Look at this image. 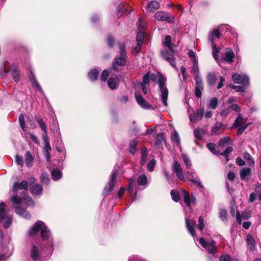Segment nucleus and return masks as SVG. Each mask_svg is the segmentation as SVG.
Returning a JSON list of instances; mask_svg holds the SVG:
<instances>
[{
  "label": "nucleus",
  "instance_id": "1",
  "mask_svg": "<svg viewBox=\"0 0 261 261\" xmlns=\"http://www.w3.org/2000/svg\"><path fill=\"white\" fill-rule=\"evenodd\" d=\"M11 201L15 207V212L18 215L25 219L31 218L30 214L25 210L17 206L20 205L21 203H24L28 206L33 205L34 202L30 197L28 196L25 193H23V199L17 195H14L11 198Z\"/></svg>",
  "mask_w": 261,
  "mask_h": 261
},
{
  "label": "nucleus",
  "instance_id": "2",
  "mask_svg": "<svg viewBox=\"0 0 261 261\" xmlns=\"http://www.w3.org/2000/svg\"><path fill=\"white\" fill-rule=\"evenodd\" d=\"M150 79L159 84L161 100L164 106L167 107L168 106L167 99L169 92L165 84V79L161 74L159 73L151 74Z\"/></svg>",
  "mask_w": 261,
  "mask_h": 261
},
{
  "label": "nucleus",
  "instance_id": "3",
  "mask_svg": "<svg viewBox=\"0 0 261 261\" xmlns=\"http://www.w3.org/2000/svg\"><path fill=\"white\" fill-rule=\"evenodd\" d=\"M41 231V238L43 241L48 240L50 237V232L44 223L41 221H38L34 224L29 231L30 236H35L38 232Z\"/></svg>",
  "mask_w": 261,
  "mask_h": 261
},
{
  "label": "nucleus",
  "instance_id": "4",
  "mask_svg": "<svg viewBox=\"0 0 261 261\" xmlns=\"http://www.w3.org/2000/svg\"><path fill=\"white\" fill-rule=\"evenodd\" d=\"M199 242L210 254L213 255L215 258L217 257L218 247L214 240L206 241L203 238H200Z\"/></svg>",
  "mask_w": 261,
  "mask_h": 261
},
{
  "label": "nucleus",
  "instance_id": "5",
  "mask_svg": "<svg viewBox=\"0 0 261 261\" xmlns=\"http://www.w3.org/2000/svg\"><path fill=\"white\" fill-rule=\"evenodd\" d=\"M228 26L225 24L219 25L217 28L213 29L209 32L208 35V41L215 43V40L218 39L221 36V32L224 29H228Z\"/></svg>",
  "mask_w": 261,
  "mask_h": 261
},
{
  "label": "nucleus",
  "instance_id": "6",
  "mask_svg": "<svg viewBox=\"0 0 261 261\" xmlns=\"http://www.w3.org/2000/svg\"><path fill=\"white\" fill-rule=\"evenodd\" d=\"M118 175V172L116 171H113L110 176L109 181L108 184L105 186L103 190V194L108 195L110 192H112L114 188L116 182V179Z\"/></svg>",
  "mask_w": 261,
  "mask_h": 261
},
{
  "label": "nucleus",
  "instance_id": "7",
  "mask_svg": "<svg viewBox=\"0 0 261 261\" xmlns=\"http://www.w3.org/2000/svg\"><path fill=\"white\" fill-rule=\"evenodd\" d=\"M232 79L234 83L242 84L247 87L249 85V77L246 74L234 73L232 75Z\"/></svg>",
  "mask_w": 261,
  "mask_h": 261
},
{
  "label": "nucleus",
  "instance_id": "8",
  "mask_svg": "<svg viewBox=\"0 0 261 261\" xmlns=\"http://www.w3.org/2000/svg\"><path fill=\"white\" fill-rule=\"evenodd\" d=\"M175 53H172L170 51H168L167 50H162L161 51V56L166 61H167L172 67L175 68L176 70H177L176 67L175 62L174 61V57L173 54Z\"/></svg>",
  "mask_w": 261,
  "mask_h": 261
},
{
  "label": "nucleus",
  "instance_id": "9",
  "mask_svg": "<svg viewBox=\"0 0 261 261\" xmlns=\"http://www.w3.org/2000/svg\"><path fill=\"white\" fill-rule=\"evenodd\" d=\"M154 17L158 21H167L170 23L173 22L174 20V17L172 15H168L163 11L156 12Z\"/></svg>",
  "mask_w": 261,
  "mask_h": 261
},
{
  "label": "nucleus",
  "instance_id": "10",
  "mask_svg": "<svg viewBox=\"0 0 261 261\" xmlns=\"http://www.w3.org/2000/svg\"><path fill=\"white\" fill-rule=\"evenodd\" d=\"M35 181V178L34 177H31L29 179V183L30 185V191L31 193L33 195H40L42 191V186L38 184H36L34 185H32V184H34Z\"/></svg>",
  "mask_w": 261,
  "mask_h": 261
},
{
  "label": "nucleus",
  "instance_id": "11",
  "mask_svg": "<svg viewBox=\"0 0 261 261\" xmlns=\"http://www.w3.org/2000/svg\"><path fill=\"white\" fill-rule=\"evenodd\" d=\"M172 170L175 173L177 177L180 180L185 181V177L183 174L180 164L177 161L174 162Z\"/></svg>",
  "mask_w": 261,
  "mask_h": 261
},
{
  "label": "nucleus",
  "instance_id": "12",
  "mask_svg": "<svg viewBox=\"0 0 261 261\" xmlns=\"http://www.w3.org/2000/svg\"><path fill=\"white\" fill-rule=\"evenodd\" d=\"M30 256L33 261H43L42 256L38 248L33 245L30 250Z\"/></svg>",
  "mask_w": 261,
  "mask_h": 261
},
{
  "label": "nucleus",
  "instance_id": "13",
  "mask_svg": "<svg viewBox=\"0 0 261 261\" xmlns=\"http://www.w3.org/2000/svg\"><path fill=\"white\" fill-rule=\"evenodd\" d=\"M126 57L120 56L115 59L113 62V68L116 71L119 70V67L123 66L126 62Z\"/></svg>",
  "mask_w": 261,
  "mask_h": 261
},
{
  "label": "nucleus",
  "instance_id": "14",
  "mask_svg": "<svg viewBox=\"0 0 261 261\" xmlns=\"http://www.w3.org/2000/svg\"><path fill=\"white\" fill-rule=\"evenodd\" d=\"M226 126L220 122H217L212 129V135L221 134L225 129Z\"/></svg>",
  "mask_w": 261,
  "mask_h": 261
},
{
  "label": "nucleus",
  "instance_id": "15",
  "mask_svg": "<svg viewBox=\"0 0 261 261\" xmlns=\"http://www.w3.org/2000/svg\"><path fill=\"white\" fill-rule=\"evenodd\" d=\"M234 58V54L233 51L231 49H227L225 53L224 56L222 58L221 61L230 64L233 62Z\"/></svg>",
  "mask_w": 261,
  "mask_h": 261
},
{
  "label": "nucleus",
  "instance_id": "16",
  "mask_svg": "<svg viewBox=\"0 0 261 261\" xmlns=\"http://www.w3.org/2000/svg\"><path fill=\"white\" fill-rule=\"evenodd\" d=\"M203 115V109H199L195 113L190 115V120L191 122L200 120L202 119Z\"/></svg>",
  "mask_w": 261,
  "mask_h": 261
},
{
  "label": "nucleus",
  "instance_id": "17",
  "mask_svg": "<svg viewBox=\"0 0 261 261\" xmlns=\"http://www.w3.org/2000/svg\"><path fill=\"white\" fill-rule=\"evenodd\" d=\"M248 123L247 118L242 116L240 113L238 114L237 118L235 120L234 123L233 125V127H237L240 126L244 125Z\"/></svg>",
  "mask_w": 261,
  "mask_h": 261
},
{
  "label": "nucleus",
  "instance_id": "18",
  "mask_svg": "<svg viewBox=\"0 0 261 261\" xmlns=\"http://www.w3.org/2000/svg\"><path fill=\"white\" fill-rule=\"evenodd\" d=\"M186 226L191 234L194 237L195 236V222L193 220H190L189 218H186Z\"/></svg>",
  "mask_w": 261,
  "mask_h": 261
},
{
  "label": "nucleus",
  "instance_id": "19",
  "mask_svg": "<svg viewBox=\"0 0 261 261\" xmlns=\"http://www.w3.org/2000/svg\"><path fill=\"white\" fill-rule=\"evenodd\" d=\"M28 187V182L26 180H22L20 184L15 182L13 187V191L15 193L19 190H27Z\"/></svg>",
  "mask_w": 261,
  "mask_h": 261
},
{
  "label": "nucleus",
  "instance_id": "20",
  "mask_svg": "<svg viewBox=\"0 0 261 261\" xmlns=\"http://www.w3.org/2000/svg\"><path fill=\"white\" fill-rule=\"evenodd\" d=\"M109 87L112 90H115L118 87L119 80L117 77H110L108 81Z\"/></svg>",
  "mask_w": 261,
  "mask_h": 261
},
{
  "label": "nucleus",
  "instance_id": "21",
  "mask_svg": "<svg viewBox=\"0 0 261 261\" xmlns=\"http://www.w3.org/2000/svg\"><path fill=\"white\" fill-rule=\"evenodd\" d=\"M160 7V4L155 1H151L147 5L148 11L151 12H154Z\"/></svg>",
  "mask_w": 261,
  "mask_h": 261
},
{
  "label": "nucleus",
  "instance_id": "22",
  "mask_svg": "<svg viewBox=\"0 0 261 261\" xmlns=\"http://www.w3.org/2000/svg\"><path fill=\"white\" fill-rule=\"evenodd\" d=\"M136 99L138 104L143 108H149L150 106L139 94L136 93Z\"/></svg>",
  "mask_w": 261,
  "mask_h": 261
},
{
  "label": "nucleus",
  "instance_id": "23",
  "mask_svg": "<svg viewBox=\"0 0 261 261\" xmlns=\"http://www.w3.org/2000/svg\"><path fill=\"white\" fill-rule=\"evenodd\" d=\"M250 217V215L248 213L243 212L240 214L239 212H237L236 213V219L239 224H241L242 220L248 219Z\"/></svg>",
  "mask_w": 261,
  "mask_h": 261
},
{
  "label": "nucleus",
  "instance_id": "24",
  "mask_svg": "<svg viewBox=\"0 0 261 261\" xmlns=\"http://www.w3.org/2000/svg\"><path fill=\"white\" fill-rule=\"evenodd\" d=\"M186 176L192 182L198 184L200 187L202 188V185L199 181L198 179L195 176L193 173L187 171L185 173Z\"/></svg>",
  "mask_w": 261,
  "mask_h": 261
},
{
  "label": "nucleus",
  "instance_id": "25",
  "mask_svg": "<svg viewBox=\"0 0 261 261\" xmlns=\"http://www.w3.org/2000/svg\"><path fill=\"white\" fill-rule=\"evenodd\" d=\"M164 44L165 46L167 47L169 49V50L171 52L176 53L175 50L173 48V47L175 46L171 43V37L170 36L168 35L166 36Z\"/></svg>",
  "mask_w": 261,
  "mask_h": 261
},
{
  "label": "nucleus",
  "instance_id": "26",
  "mask_svg": "<svg viewBox=\"0 0 261 261\" xmlns=\"http://www.w3.org/2000/svg\"><path fill=\"white\" fill-rule=\"evenodd\" d=\"M251 170L250 168H243L240 170V174L242 180H244L251 174Z\"/></svg>",
  "mask_w": 261,
  "mask_h": 261
},
{
  "label": "nucleus",
  "instance_id": "27",
  "mask_svg": "<svg viewBox=\"0 0 261 261\" xmlns=\"http://www.w3.org/2000/svg\"><path fill=\"white\" fill-rule=\"evenodd\" d=\"M246 241L248 247L250 250H254L255 247V243L253 238L250 234H247L246 236Z\"/></svg>",
  "mask_w": 261,
  "mask_h": 261
},
{
  "label": "nucleus",
  "instance_id": "28",
  "mask_svg": "<svg viewBox=\"0 0 261 261\" xmlns=\"http://www.w3.org/2000/svg\"><path fill=\"white\" fill-rule=\"evenodd\" d=\"M164 138L163 134L161 133L158 134L155 139V144L159 148H163V142L164 141Z\"/></svg>",
  "mask_w": 261,
  "mask_h": 261
},
{
  "label": "nucleus",
  "instance_id": "29",
  "mask_svg": "<svg viewBox=\"0 0 261 261\" xmlns=\"http://www.w3.org/2000/svg\"><path fill=\"white\" fill-rule=\"evenodd\" d=\"M6 206L5 202L0 203V222L4 220L5 217L8 214L6 211Z\"/></svg>",
  "mask_w": 261,
  "mask_h": 261
},
{
  "label": "nucleus",
  "instance_id": "30",
  "mask_svg": "<svg viewBox=\"0 0 261 261\" xmlns=\"http://www.w3.org/2000/svg\"><path fill=\"white\" fill-rule=\"evenodd\" d=\"M211 43V45L212 46V49H213V52H212L213 56L214 58L215 59V60L218 62L219 60L218 53L220 51V48L219 47H217L216 46L215 43Z\"/></svg>",
  "mask_w": 261,
  "mask_h": 261
},
{
  "label": "nucleus",
  "instance_id": "31",
  "mask_svg": "<svg viewBox=\"0 0 261 261\" xmlns=\"http://www.w3.org/2000/svg\"><path fill=\"white\" fill-rule=\"evenodd\" d=\"M30 80L33 87L37 88L41 92H42V90L41 88V86L37 82V80H36L34 76V75L32 73H31V75L30 77Z\"/></svg>",
  "mask_w": 261,
  "mask_h": 261
},
{
  "label": "nucleus",
  "instance_id": "32",
  "mask_svg": "<svg viewBox=\"0 0 261 261\" xmlns=\"http://www.w3.org/2000/svg\"><path fill=\"white\" fill-rule=\"evenodd\" d=\"M244 159L246 161L247 164L252 166L254 165V161L253 158L251 156V155L248 152H245L243 155Z\"/></svg>",
  "mask_w": 261,
  "mask_h": 261
},
{
  "label": "nucleus",
  "instance_id": "33",
  "mask_svg": "<svg viewBox=\"0 0 261 261\" xmlns=\"http://www.w3.org/2000/svg\"><path fill=\"white\" fill-rule=\"evenodd\" d=\"M182 193L183 194L184 200L185 204L190 207L191 205L190 196L188 192L185 190H181Z\"/></svg>",
  "mask_w": 261,
  "mask_h": 261
},
{
  "label": "nucleus",
  "instance_id": "34",
  "mask_svg": "<svg viewBox=\"0 0 261 261\" xmlns=\"http://www.w3.org/2000/svg\"><path fill=\"white\" fill-rule=\"evenodd\" d=\"M138 144V140L134 139L129 142V152L132 154H134L136 152V146Z\"/></svg>",
  "mask_w": 261,
  "mask_h": 261
},
{
  "label": "nucleus",
  "instance_id": "35",
  "mask_svg": "<svg viewBox=\"0 0 261 261\" xmlns=\"http://www.w3.org/2000/svg\"><path fill=\"white\" fill-rule=\"evenodd\" d=\"M33 158L29 151H27L25 154V163L28 167H30L32 165Z\"/></svg>",
  "mask_w": 261,
  "mask_h": 261
},
{
  "label": "nucleus",
  "instance_id": "36",
  "mask_svg": "<svg viewBox=\"0 0 261 261\" xmlns=\"http://www.w3.org/2000/svg\"><path fill=\"white\" fill-rule=\"evenodd\" d=\"M195 81L196 83V87H199L200 88H203V84L201 76L198 73V72L195 74Z\"/></svg>",
  "mask_w": 261,
  "mask_h": 261
},
{
  "label": "nucleus",
  "instance_id": "37",
  "mask_svg": "<svg viewBox=\"0 0 261 261\" xmlns=\"http://www.w3.org/2000/svg\"><path fill=\"white\" fill-rule=\"evenodd\" d=\"M231 140L229 137H225L222 138L219 142V145L220 147H224L228 144H231Z\"/></svg>",
  "mask_w": 261,
  "mask_h": 261
},
{
  "label": "nucleus",
  "instance_id": "38",
  "mask_svg": "<svg viewBox=\"0 0 261 261\" xmlns=\"http://www.w3.org/2000/svg\"><path fill=\"white\" fill-rule=\"evenodd\" d=\"M138 184L140 186H145L147 184V176L144 174H142L139 176L137 179Z\"/></svg>",
  "mask_w": 261,
  "mask_h": 261
},
{
  "label": "nucleus",
  "instance_id": "39",
  "mask_svg": "<svg viewBox=\"0 0 261 261\" xmlns=\"http://www.w3.org/2000/svg\"><path fill=\"white\" fill-rule=\"evenodd\" d=\"M88 77L92 81H96L98 77V70L96 69L91 70L88 74Z\"/></svg>",
  "mask_w": 261,
  "mask_h": 261
},
{
  "label": "nucleus",
  "instance_id": "40",
  "mask_svg": "<svg viewBox=\"0 0 261 261\" xmlns=\"http://www.w3.org/2000/svg\"><path fill=\"white\" fill-rule=\"evenodd\" d=\"M52 178L54 180H59L62 176V173L58 169H54L51 172Z\"/></svg>",
  "mask_w": 261,
  "mask_h": 261
},
{
  "label": "nucleus",
  "instance_id": "41",
  "mask_svg": "<svg viewBox=\"0 0 261 261\" xmlns=\"http://www.w3.org/2000/svg\"><path fill=\"white\" fill-rule=\"evenodd\" d=\"M4 221V226L5 228H8L10 225L12 223V217L10 215H8V214L6 215V217H5L4 220H2V221Z\"/></svg>",
  "mask_w": 261,
  "mask_h": 261
},
{
  "label": "nucleus",
  "instance_id": "42",
  "mask_svg": "<svg viewBox=\"0 0 261 261\" xmlns=\"http://www.w3.org/2000/svg\"><path fill=\"white\" fill-rule=\"evenodd\" d=\"M205 134V131L202 129H195L194 131V135L196 138L201 140L202 136Z\"/></svg>",
  "mask_w": 261,
  "mask_h": 261
},
{
  "label": "nucleus",
  "instance_id": "43",
  "mask_svg": "<svg viewBox=\"0 0 261 261\" xmlns=\"http://www.w3.org/2000/svg\"><path fill=\"white\" fill-rule=\"evenodd\" d=\"M233 150V148L231 146H228L226 148L225 151L221 153H219V155H223L226 160V162L229 161V154Z\"/></svg>",
  "mask_w": 261,
  "mask_h": 261
},
{
  "label": "nucleus",
  "instance_id": "44",
  "mask_svg": "<svg viewBox=\"0 0 261 261\" xmlns=\"http://www.w3.org/2000/svg\"><path fill=\"white\" fill-rule=\"evenodd\" d=\"M11 76H12L13 80L15 82H18L20 80V72L19 71L15 69H13V68L11 70Z\"/></svg>",
  "mask_w": 261,
  "mask_h": 261
},
{
  "label": "nucleus",
  "instance_id": "45",
  "mask_svg": "<svg viewBox=\"0 0 261 261\" xmlns=\"http://www.w3.org/2000/svg\"><path fill=\"white\" fill-rule=\"evenodd\" d=\"M229 87L235 90L236 92H244L247 87L244 86L243 85L236 86L233 84H230Z\"/></svg>",
  "mask_w": 261,
  "mask_h": 261
},
{
  "label": "nucleus",
  "instance_id": "46",
  "mask_svg": "<svg viewBox=\"0 0 261 261\" xmlns=\"http://www.w3.org/2000/svg\"><path fill=\"white\" fill-rule=\"evenodd\" d=\"M147 157V149L146 148H143L141 150V164L142 165H144L146 163Z\"/></svg>",
  "mask_w": 261,
  "mask_h": 261
},
{
  "label": "nucleus",
  "instance_id": "47",
  "mask_svg": "<svg viewBox=\"0 0 261 261\" xmlns=\"http://www.w3.org/2000/svg\"><path fill=\"white\" fill-rule=\"evenodd\" d=\"M207 148L214 154L217 155H219V152L217 150V148L215 144L210 143L206 145Z\"/></svg>",
  "mask_w": 261,
  "mask_h": 261
},
{
  "label": "nucleus",
  "instance_id": "48",
  "mask_svg": "<svg viewBox=\"0 0 261 261\" xmlns=\"http://www.w3.org/2000/svg\"><path fill=\"white\" fill-rule=\"evenodd\" d=\"M129 185L128 186L127 190L130 194H132L134 188L135 186V180L134 179L130 178L129 179Z\"/></svg>",
  "mask_w": 261,
  "mask_h": 261
},
{
  "label": "nucleus",
  "instance_id": "49",
  "mask_svg": "<svg viewBox=\"0 0 261 261\" xmlns=\"http://www.w3.org/2000/svg\"><path fill=\"white\" fill-rule=\"evenodd\" d=\"M40 180L42 184L47 185L49 184L50 179L46 173H43L40 176Z\"/></svg>",
  "mask_w": 261,
  "mask_h": 261
},
{
  "label": "nucleus",
  "instance_id": "50",
  "mask_svg": "<svg viewBox=\"0 0 261 261\" xmlns=\"http://www.w3.org/2000/svg\"><path fill=\"white\" fill-rule=\"evenodd\" d=\"M207 79L208 83L211 85H214L217 80L216 76L212 73H208Z\"/></svg>",
  "mask_w": 261,
  "mask_h": 261
},
{
  "label": "nucleus",
  "instance_id": "51",
  "mask_svg": "<svg viewBox=\"0 0 261 261\" xmlns=\"http://www.w3.org/2000/svg\"><path fill=\"white\" fill-rule=\"evenodd\" d=\"M24 136L26 138H30L35 143L37 144H39V140L38 139L37 137L33 134L26 133H25Z\"/></svg>",
  "mask_w": 261,
  "mask_h": 261
},
{
  "label": "nucleus",
  "instance_id": "52",
  "mask_svg": "<svg viewBox=\"0 0 261 261\" xmlns=\"http://www.w3.org/2000/svg\"><path fill=\"white\" fill-rule=\"evenodd\" d=\"M119 53L120 56H126V45L124 43L119 44Z\"/></svg>",
  "mask_w": 261,
  "mask_h": 261
},
{
  "label": "nucleus",
  "instance_id": "53",
  "mask_svg": "<svg viewBox=\"0 0 261 261\" xmlns=\"http://www.w3.org/2000/svg\"><path fill=\"white\" fill-rule=\"evenodd\" d=\"M188 55L189 57L190 58H193V61H194V66H193V70H196L198 68V65H197V61L196 60L195 58V55L193 51L190 50L188 53Z\"/></svg>",
  "mask_w": 261,
  "mask_h": 261
},
{
  "label": "nucleus",
  "instance_id": "54",
  "mask_svg": "<svg viewBox=\"0 0 261 261\" xmlns=\"http://www.w3.org/2000/svg\"><path fill=\"white\" fill-rule=\"evenodd\" d=\"M227 212L224 209H221L219 212V217L223 221H226L227 220Z\"/></svg>",
  "mask_w": 261,
  "mask_h": 261
},
{
  "label": "nucleus",
  "instance_id": "55",
  "mask_svg": "<svg viewBox=\"0 0 261 261\" xmlns=\"http://www.w3.org/2000/svg\"><path fill=\"white\" fill-rule=\"evenodd\" d=\"M182 158L183 159L184 163L186 165L187 168L190 169L192 166V164L189 157L186 154H183L182 155Z\"/></svg>",
  "mask_w": 261,
  "mask_h": 261
},
{
  "label": "nucleus",
  "instance_id": "56",
  "mask_svg": "<svg viewBox=\"0 0 261 261\" xmlns=\"http://www.w3.org/2000/svg\"><path fill=\"white\" fill-rule=\"evenodd\" d=\"M218 105V99L216 97L213 98L210 101L208 106V108L215 109Z\"/></svg>",
  "mask_w": 261,
  "mask_h": 261
},
{
  "label": "nucleus",
  "instance_id": "57",
  "mask_svg": "<svg viewBox=\"0 0 261 261\" xmlns=\"http://www.w3.org/2000/svg\"><path fill=\"white\" fill-rule=\"evenodd\" d=\"M171 196L172 197V199L175 202H178L179 200V192L176 190H171Z\"/></svg>",
  "mask_w": 261,
  "mask_h": 261
},
{
  "label": "nucleus",
  "instance_id": "58",
  "mask_svg": "<svg viewBox=\"0 0 261 261\" xmlns=\"http://www.w3.org/2000/svg\"><path fill=\"white\" fill-rule=\"evenodd\" d=\"M155 160L154 159H152L147 165V169L149 171L152 172L153 171L154 168V166L155 164Z\"/></svg>",
  "mask_w": 261,
  "mask_h": 261
},
{
  "label": "nucleus",
  "instance_id": "59",
  "mask_svg": "<svg viewBox=\"0 0 261 261\" xmlns=\"http://www.w3.org/2000/svg\"><path fill=\"white\" fill-rule=\"evenodd\" d=\"M19 122L20 124V126L23 131L26 130L25 126V121L24 119V116L22 114H21L19 117Z\"/></svg>",
  "mask_w": 261,
  "mask_h": 261
},
{
  "label": "nucleus",
  "instance_id": "60",
  "mask_svg": "<svg viewBox=\"0 0 261 261\" xmlns=\"http://www.w3.org/2000/svg\"><path fill=\"white\" fill-rule=\"evenodd\" d=\"M204 226L205 225L204 224V220L203 218L201 216H200L199 217L198 219V225L197 226V227L200 231H202Z\"/></svg>",
  "mask_w": 261,
  "mask_h": 261
},
{
  "label": "nucleus",
  "instance_id": "61",
  "mask_svg": "<svg viewBox=\"0 0 261 261\" xmlns=\"http://www.w3.org/2000/svg\"><path fill=\"white\" fill-rule=\"evenodd\" d=\"M36 121L38 123L40 127L45 132V134H46V126L42 120L41 119H37Z\"/></svg>",
  "mask_w": 261,
  "mask_h": 261
},
{
  "label": "nucleus",
  "instance_id": "62",
  "mask_svg": "<svg viewBox=\"0 0 261 261\" xmlns=\"http://www.w3.org/2000/svg\"><path fill=\"white\" fill-rule=\"evenodd\" d=\"M109 75V71L108 69L104 70L100 76L101 81H106Z\"/></svg>",
  "mask_w": 261,
  "mask_h": 261
},
{
  "label": "nucleus",
  "instance_id": "63",
  "mask_svg": "<svg viewBox=\"0 0 261 261\" xmlns=\"http://www.w3.org/2000/svg\"><path fill=\"white\" fill-rule=\"evenodd\" d=\"M229 108H230V110H233L235 112H236L237 113H240V111H241V109H240V107L237 104H232L231 105H230L229 107Z\"/></svg>",
  "mask_w": 261,
  "mask_h": 261
},
{
  "label": "nucleus",
  "instance_id": "64",
  "mask_svg": "<svg viewBox=\"0 0 261 261\" xmlns=\"http://www.w3.org/2000/svg\"><path fill=\"white\" fill-rule=\"evenodd\" d=\"M234 260V261H235ZM220 261H233L228 255H222L220 258Z\"/></svg>",
  "mask_w": 261,
  "mask_h": 261
}]
</instances>
